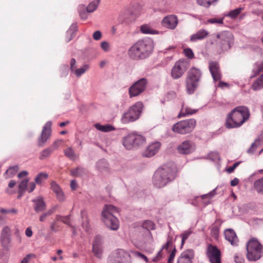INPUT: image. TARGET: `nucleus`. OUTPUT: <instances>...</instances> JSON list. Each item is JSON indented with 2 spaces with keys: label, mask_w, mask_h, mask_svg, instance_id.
<instances>
[{
  "label": "nucleus",
  "mask_w": 263,
  "mask_h": 263,
  "mask_svg": "<svg viewBox=\"0 0 263 263\" xmlns=\"http://www.w3.org/2000/svg\"><path fill=\"white\" fill-rule=\"evenodd\" d=\"M70 217H71L70 215L63 216V219H62V221L64 223L67 224L68 226L70 227V226H72L70 223Z\"/></svg>",
  "instance_id": "55"
},
{
  "label": "nucleus",
  "mask_w": 263,
  "mask_h": 263,
  "mask_svg": "<svg viewBox=\"0 0 263 263\" xmlns=\"http://www.w3.org/2000/svg\"><path fill=\"white\" fill-rule=\"evenodd\" d=\"M195 148L192 142L189 140H185L177 147V151L179 154L187 155L193 152Z\"/></svg>",
  "instance_id": "17"
},
{
  "label": "nucleus",
  "mask_w": 263,
  "mask_h": 263,
  "mask_svg": "<svg viewBox=\"0 0 263 263\" xmlns=\"http://www.w3.org/2000/svg\"><path fill=\"white\" fill-rule=\"evenodd\" d=\"M234 260L236 263H244V259L242 257L235 255L234 256Z\"/></svg>",
  "instance_id": "63"
},
{
  "label": "nucleus",
  "mask_w": 263,
  "mask_h": 263,
  "mask_svg": "<svg viewBox=\"0 0 263 263\" xmlns=\"http://www.w3.org/2000/svg\"><path fill=\"white\" fill-rule=\"evenodd\" d=\"M29 180L25 179L23 180L18 185V190L20 192H25L27 189Z\"/></svg>",
  "instance_id": "46"
},
{
  "label": "nucleus",
  "mask_w": 263,
  "mask_h": 263,
  "mask_svg": "<svg viewBox=\"0 0 263 263\" xmlns=\"http://www.w3.org/2000/svg\"><path fill=\"white\" fill-rule=\"evenodd\" d=\"M194 258V251L193 249H187L181 253L178 258L177 263H192Z\"/></svg>",
  "instance_id": "19"
},
{
  "label": "nucleus",
  "mask_w": 263,
  "mask_h": 263,
  "mask_svg": "<svg viewBox=\"0 0 263 263\" xmlns=\"http://www.w3.org/2000/svg\"><path fill=\"white\" fill-rule=\"evenodd\" d=\"M196 124V121L194 119L182 120L175 124L172 130L180 134H186L194 129Z\"/></svg>",
  "instance_id": "9"
},
{
  "label": "nucleus",
  "mask_w": 263,
  "mask_h": 263,
  "mask_svg": "<svg viewBox=\"0 0 263 263\" xmlns=\"http://www.w3.org/2000/svg\"><path fill=\"white\" fill-rule=\"evenodd\" d=\"M252 88L254 90H259L263 88V73L254 82Z\"/></svg>",
  "instance_id": "35"
},
{
  "label": "nucleus",
  "mask_w": 263,
  "mask_h": 263,
  "mask_svg": "<svg viewBox=\"0 0 263 263\" xmlns=\"http://www.w3.org/2000/svg\"><path fill=\"white\" fill-rule=\"evenodd\" d=\"M92 251L97 257H101L102 250L101 246H92Z\"/></svg>",
  "instance_id": "47"
},
{
  "label": "nucleus",
  "mask_w": 263,
  "mask_h": 263,
  "mask_svg": "<svg viewBox=\"0 0 263 263\" xmlns=\"http://www.w3.org/2000/svg\"><path fill=\"white\" fill-rule=\"evenodd\" d=\"M189 67V64L185 61L179 60L176 62L172 68L171 76L174 79H177L182 77Z\"/></svg>",
  "instance_id": "12"
},
{
  "label": "nucleus",
  "mask_w": 263,
  "mask_h": 263,
  "mask_svg": "<svg viewBox=\"0 0 263 263\" xmlns=\"http://www.w3.org/2000/svg\"><path fill=\"white\" fill-rule=\"evenodd\" d=\"M100 46L101 48L105 52H107L109 50V44L106 41L102 42Z\"/></svg>",
  "instance_id": "52"
},
{
  "label": "nucleus",
  "mask_w": 263,
  "mask_h": 263,
  "mask_svg": "<svg viewBox=\"0 0 263 263\" xmlns=\"http://www.w3.org/2000/svg\"><path fill=\"white\" fill-rule=\"evenodd\" d=\"M175 178V168L168 164L163 165L156 171L153 182L156 187L161 188L173 181Z\"/></svg>",
  "instance_id": "3"
},
{
  "label": "nucleus",
  "mask_w": 263,
  "mask_h": 263,
  "mask_svg": "<svg viewBox=\"0 0 263 263\" xmlns=\"http://www.w3.org/2000/svg\"><path fill=\"white\" fill-rule=\"evenodd\" d=\"M118 213V209L112 205H105L102 212V220L107 227L116 231L119 228V220L115 216Z\"/></svg>",
  "instance_id": "4"
},
{
  "label": "nucleus",
  "mask_w": 263,
  "mask_h": 263,
  "mask_svg": "<svg viewBox=\"0 0 263 263\" xmlns=\"http://www.w3.org/2000/svg\"><path fill=\"white\" fill-rule=\"evenodd\" d=\"M32 202L34 203L33 209L36 213H40L44 211L46 209V204L43 197L38 196L33 199Z\"/></svg>",
  "instance_id": "22"
},
{
  "label": "nucleus",
  "mask_w": 263,
  "mask_h": 263,
  "mask_svg": "<svg viewBox=\"0 0 263 263\" xmlns=\"http://www.w3.org/2000/svg\"><path fill=\"white\" fill-rule=\"evenodd\" d=\"M99 3L96 0H95L89 4L88 6L86 8L87 12L88 13H91L93 12L97 8Z\"/></svg>",
  "instance_id": "40"
},
{
  "label": "nucleus",
  "mask_w": 263,
  "mask_h": 263,
  "mask_svg": "<svg viewBox=\"0 0 263 263\" xmlns=\"http://www.w3.org/2000/svg\"><path fill=\"white\" fill-rule=\"evenodd\" d=\"M243 8L239 7L236 8L234 10H231L227 15L226 16L228 17H229L230 18L232 19L235 18L241 12Z\"/></svg>",
  "instance_id": "37"
},
{
  "label": "nucleus",
  "mask_w": 263,
  "mask_h": 263,
  "mask_svg": "<svg viewBox=\"0 0 263 263\" xmlns=\"http://www.w3.org/2000/svg\"><path fill=\"white\" fill-rule=\"evenodd\" d=\"M250 117V112L248 107L239 106L234 108L229 112L225 123L228 129L240 127Z\"/></svg>",
  "instance_id": "2"
},
{
  "label": "nucleus",
  "mask_w": 263,
  "mask_h": 263,
  "mask_svg": "<svg viewBox=\"0 0 263 263\" xmlns=\"http://www.w3.org/2000/svg\"><path fill=\"white\" fill-rule=\"evenodd\" d=\"M64 154L67 157L71 160H73L76 159V153L71 147H68L65 149Z\"/></svg>",
  "instance_id": "39"
},
{
  "label": "nucleus",
  "mask_w": 263,
  "mask_h": 263,
  "mask_svg": "<svg viewBox=\"0 0 263 263\" xmlns=\"http://www.w3.org/2000/svg\"><path fill=\"white\" fill-rule=\"evenodd\" d=\"M162 251L160 250L158 253L157 254L155 257H154L152 259V261L154 262H157L158 260H160V259L162 257V254H161Z\"/></svg>",
  "instance_id": "59"
},
{
  "label": "nucleus",
  "mask_w": 263,
  "mask_h": 263,
  "mask_svg": "<svg viewBox=\"0 0 263 263\" xmlns=\"http://www.w3.org/2000/svg\"><path fill=\"white\" fill-rule=\"evenodd\" d=\"M53 152V149L52 147H49L43 149L40 153L39 159L41 160L46 159L50 156Z\"/></svg>",
  "instance_id": "32"
},
{
  "label": "nucleus",
  "mask_w": 263,
  "mask_h": 263,
  "mask_svg": "<svg viewBox=\"0 0 263 263\" xmlns=\"http://www.w3.org/2000/svg\"><path fill=\"white\" fill-rule=\"evenodd\" d=\"M209 35V32L205 29H200L196 33L191 35L190 41L192 42H195L198 40H201L205 39Z\"/></svg>",
  "instance_id": "25"
},
{
  "label": "nucleus",
  "mask_w": 263,
  "mask_h": 263,
  "mask_svg": "<svg viewBox=\"0 0 263 263\" xmlns=\"http://www.w3.org/2000/svg\"><path fill=\"white\" fill-rule=\"evenodd\" d=\"M51 188L56 194L58 199L60 201H63L65 199L64 195L59 185L54 181L51 183Z\"/></svg>",
  "instance_id": "24"
},
{
  "label": "nucleus",
  "mask_w": 263,
  "mask_h": 263,
  "mask_svg": "<svg viewBox=\"0 0 263 263\" xmlns=\"http://www.w3.org/2000/svg\"><path fill=\"white\" fill-rule=\"evenodd\" d=\"M70 187L72 190L74 191L78 187V184L74 180H72L70 182Z\"/></svg>",
  "instance_id": "62"
},
{
  "label": "nucleus",
  "mask_w": 263,
  "mask_h": 263,
  "mask_svg": "<svg viewBox=\"0 0 263 263\" xmlns=\"http://www.w3.org/2000/svg\"><path fill=\"white\" fill-rule=\"evenodd\" d=\"M140 31L144 34H158V31L153 30L147 24H144L140 27Z\"/></svg>",
  "instance_id": "33"
},
{
  "label": "nucleus",
  "mask_w": 263,
  "mask_h": 263,
  "mask_svg": "<svg viewBox=\"0 0 263 263\" xmlns=\"http://www.w3.org/2000/svg\"><path fill=\"white\" fill-rule=\"evenodd\" d=\"M146 140L144 137L135 133L129 134L124 137L123 144L127 149L137 148L145 144Z\"/></svg>",
  "instance_id": "8"
},
{
  "label": "nucleus",
  "mask_w": 263,
  "mask_h": 263,
  "mask_svg": "<svg viewBox=\"0 0 263 263\" xmlns=\"http://www.w3.org/2000/svg\"><path fill=\"white\" fill-rule=\"evenodd\" d=\"M89 68V66L88 65H84L83 67L76 69L74 73L77 77H81L83 73H84Z\"/></svg>",
  "instance_id": "41"
},
{
  "label": "nucleus",
  "mask_w": 263,
  "mask_h": 263,
  "mask_svg": "<svg viewBox=\"0 0 263 263\" xmlns=\"http://www.w3.org/2000/svg\"><path fill=\"white\" fill-rule=\"evenodd\" d=\"M197 110V109H192L189 107L185 106L184 105H182L180 112L178 115V117H184L186 116L192 115L195 114Z\"/></svg>",
  "instance_id": "27"
},
{
  "label": "nucleus",
  "mask_w": 263,
  "mask_h": 263,
  "mask_svg": "<svg viewBox=\"0 0 263 263\" xmlns=\"http://www.w3.org/2000/svg\"><path fill=\"white\" fill-rule=\"evenodd\" d=\"M35 188V184L33 182H31L29 183V186L28 189L29 193L32 192Z\"/></svg>",
  "instance_id": "64"
},
{
  "label": "nucleus",
  "mask_w": 263,
  "mask_h": 263,
  "mask_svg": "<svg viewBox=\"0 0 263 263\" xmlns=\"http://www.w3.org/2000/svg\"><path fill=\"white\" fill-rule=\"evenodd\" d=\"M81 216L83 220L82 223V226L86 231H87L89 227L88 216L85 210H82L81 212Z\"/></svg>",
  "instance_id": "36"
},
{
  "label": "nucleus",
  "mask_w": 263,
  "mask_h": 263,
  "mask_svg": "<svg viewBox=\"0 0 263 263\" xmlns=\"http://www.w3.org/2000/svg\"><path fill=\"white\" fill-rule=\"evenodd\" d=\"M154 48V42L149 38L139 40L134 44L128 50L129 57L134 60H142L148 58L152 53Z\"/></svg>",
  "instance_id": "1"
},
{
  "label": "nucleus",
  "mask_w": 263,
  "mask_h": 263,
  "mask_svg": "<svg viewBox=\"0 0 263 263\" xmlns=\"http://www.w3.org/2000/svg\"><path fill=\"white\" fill-rule=\"evenodd\" d=\"M187 74L186 79V89L187 93L191 95L198 87L202 73L199 69L193 67L188 71Z\"/></svg>",
  "instance_id": "6"
},
{
  "label": "nucleus",
  "mask_w": 263,
  "mask_h": 263,
  "mask_svg": "<svg viewBox=\"0 0 263 263\" xmlns=\"http://www.w3.org/2000/svg\"><path fill=\"white\" fill-rule=\"evenodd\" d=\"M134 254L136 256L144 259L146 262H148V259L147 257L144 254H142L141 253L139 252H135Z\"/></svg>",
  "instance_id": "56"
},
{
  "label": "nucleus",
  "mask_w": 263,
  "mask_h": 263,
  "mask_svg": "<svg viewBox=\"0 0 263 263\" xmlns=\"http://www.w3.org/2000/svg\"><path fill=\"white\" fill-rule=\"evenodd\" d=\"M239 162L234 163L232 166H230L227 168V172L228 173H232L236 168V167L239 165Z\"/></svg>",
  "instance_id": "57"
},
{
  "label": "nucleus",
  "mask_w": 263,
  "mask_h": 263,
  "mask_svg": "<svg viewBox=\"0 0 263 263\" xmlns=\"http://www.w3.org/2000/svg\"><path fill=\"white\" fill-rule=\"evenodd\" d=\"M207 23L210 24H222L223 23V18H209L207 20Z\"/></svg>",
  "instance_id": "48"
},
{
  "label": "nucleus",
  "mask_w": 263,
  "mask_h": 263,
  "mask_svg": "<svg viewBox=\"0 0 263 263\" xmlns=\"http://www.w3.org/2000/svg\"><path fill=\"white\" fill-rule=\"evenodd\" d=\"M206 254L211 263H221V252L216 246L209 244Z\"/></svg>",
  "instance_id": "13"
},
{
  "label": "nucleus",
  "mask_w": 263,
  "mask_h": 263,
  "mask_svg": "<svg viewBox=\"0 0 263 263\" xmlns=\"http://www.w3.org/2000/svg\"><path fill=\"white\" fill-rule=\"evenodd\" d=\"M102 243V238L100 236H97L94 239L92 246H101Z\"/></svg>",
  "instance_id": "51"
},
{
  "label": "nucleus",
  "mask_w": 263,
  "mask_h": 263,
  "mask_svg": "<svg viewBox=\"0 0 263 263\" xmlns=\"http://www.w3.org/2000/svg\"><path fill=\"white\" fill-rule=\"evenodd\" d=\"M161 143L155 142L149 144L143 153V156L145 157H151L154 156L159 150Z\"/></svg>",
  "instance_id": "20"
},
{
  "label": "nucleus",
  "mask_w": 263,
  "mask_h": 263,
  "mask_svg": "<svg viewBox=\"0 0 263 263\" xmlns=\"http://www.w3.org/2000/svg\"><path fill=\"white\" fill-rule=\"evenodd\" d=\"M143 107L142 102H136L129 108L127 112L124 114L122 117V122L123 123H127L137 120L142 112Z\"/></svg>",
  "instance_id": "7"
},
{
  "label": "nucleus",
  "mask_w": 263,
  "mask_h": 263,
  "mask_svg": "<svg viewBox=\"0 0 263 263\" xmlns=\"http://www.w3.org/2000/svg\"><path fill=\"white\" fill-rule=\"evenodd\" d=\"M31 256H34V255L31 254H28L22 259L21 263H28Z\"/></svg>",
  "instance_id": "60"
},
{
  "label": "nucleus",
  "mask_w": 263,
  "mask_h": 263,
  "mask_svg": "<svg viewBox=\"0 0 263 263\" xmlns=\"http://www.w3.org/2000/svg\"><path fill=\"white\" fill-rule=\"evenodd\" d=\"M263 71V62L260 63H256L254 65L253 72L254 73V76H257L261 72Z\"/></svg>",
  "instance_id": "42"
},
{
  "label": "nucleus",
  "mask_w": 263,
  "mask_h": 263,
  "mask_svg": "<svg viewBox=\"0 0 263 263\" xmlns=\"http://www.w3.org/2000/svg\"><path fill=\"white\" fill-rule=\"evenodd\" d=\"M217 1V0H197V3L198 5L208 8Z\"/></svg>",
  "instance_id": "38"
},
{
  "label": "nucleus",
  "mask_w": 263,
  "mask_h": 263,
  "mask_svg": "<svg viewBox=\"0 0 263 263\" xmlns=\"http://www.w3.org/2000/svg\"><path fill=\"white\" fill-rule=\"evenodd\" d=\"M95 127L98 130L103 132H109L115 130V127L109 124L101 125L99 123H97L95 125Z\"/></svg>",
  "instance_id": "31"
},
{
  "label": "nucleus",
  "mask_w": 263,
  "mask_h": 263,
  "mask_svg": "<svg viewBox=\"0 0 263 263\" xmlns=\"http://www.w3.org/2000/svg\"><path fill=\"white\" fill-rule=\"evenodd\" d=\"M192 232V231L187 230L186 231L184 232L181 234V236L182 237V240H181V246H180L181 248H182L183 247L185 240L188 239L189 236L191 234Z\"/></svg>",
  "instance_id": "45"
},
{
  "label": "nucleus",
  "mask_w": 263,
  "mask_h": 263,
  "mask_svg": "<svg viewBox=\"0 0 263 263\" xmlns=\"http://www.w3.org/2000/svg\"><path fill=\"white\" fill-rule=\"evenodd\" d=\"M209 67L214 81H217L220 80L221 78V74L218 63L216 62H210L209 63Z\"/></svg>",
  "instance_id": "21"
},
{
  "label": "nucleus",
  "mask_w": 263,
  "mask_h": 263,
  "mask_svg": "<svg viewBox=\"0 0 263 263\" xmlns=\"http://www.w3.org/2000/svg\"><path fill=\"white\" fill-rule=\"evenodd\" d=\"M96 167L100 172H108L109 171V164L105 159L98 160L96 163Z\"/></svg>",
  "instance_id": "26"
},
{
  "label": "nucleus",
  "mask_w": 263,
  "mask_h": 263,
  "mask_svg": "<svg viewBox=\"0 0 263 263\" xmlns=\"http://www.w3.org/2000/svg\"><path fill=\"white\" fill-rule=\"evenodd\" d=\"M51 121H48L44 126L41 135L37 139V145L39 147H43L45 145L47 141L49 139L51 133Z\"/></svg>",
  "instance_id": "16"
},
{
  "label": "nucleus",
  "mask_w": 263,
  "mask_h": 263,
  "mask_svg": "<svg viewBox=\"0 0 263 263\" xmlns=\"http://www.w3.org/2000/svg\"><path fill=\"white\" fill-rule=\"evenodd\" d=\"M216 37L219 40L218 43L222 50L230 49L234 43V36L230 31H221L216 35Z\"/></svg>",
  "instance_id": "10"
},
{
  "label": "nucleus",
  "mask_w": 263,
  "mask_h": 263,
  "mask_svg": "<svg viewBox=\"0 0 263 263\" xmlns=\"http://www.w3.org/2000/svg\"><path fill=\"white\" fill-rule=\"evenodd\" d=\"M77 30L76 24H72L66 32V42H69L74 36Z\"/></svg>",
  "instance_id": "28"
},
{
  "label": "nucleus",
  "mask_w": 263,
  "mask_h": 263,
  "mask_svg": "<svg viewBox=\"0 0 263 263\" xmlns=\"http://www.w3.org/2000/svg\"><path fill=\"white\" fill-rule=\"evenodd\" d=\"M102 34L100 31L98 30L93 33L92 37L95 40L98 41L102 37Z\"/></svg>",
  "instance_id": "54"
},
{
  "label": "nucleus",
  "mask_w": 263,
  "mask_h": 263,
  "mask_svg": "<svg viewBox=\"0 0 263 263\" xmlns=\"http://www.w3.org/2000/svg\"><path fill=\"white\" fill-rule=\"evenodd\" d=\"M70 174L73 177H82L86 174V171L85 168L82 167H78L70 171Z\"/></svg>",
  "instance_id": "30"
},
{
  "label": "nucleus",
  "mask_w": 263,
  "mask_h": 263,
  "mask_svg": "<svg viewBox=\"0 0 263 263\" xmlns=\"http://www.w3.org/2000/svg\"><path fill=\"white\" fill-rule=\"evenodd\" d=\"M0 212L3 214H6V213L16 214L17 211L16 209H14L6 210V209H5L3 208H1L0 209Z\"/></svg>",
  "instance_id": "53"
},
{
  "label": "nucleus",
  "mask_w": 263,
  "mask_h": 263,
  "mask_svg": "<svg viewBox=\"0 0 263 263\" xmlns=\"http://www.w3.org/2000/svg\"><path fill=\"white\" fill-rule=\"evenodd\" d=\"M142 227L149 231L155 229V224L151 220H145L142 223Z\"/></svg>",
  "instance_id": "43"
},
{
  "label": "nucleus",
  "mask_w": 263,
  "mask_h": 263,
  "mask_svg": "<svg viewBox=\"0 0 263 263\" xmlns=\"http://www.w3.org/2000/svg\"><path fill=\"white\" fill-rule=\"evenodd\" d=\"M76 69V61L74 59L72 58V59H71V61H70V69H71V71L74 72Z\"/></svg>",
  "instance_id": "58"
},
{
  "label": "nucleus",
  "mask_w": 263,
  "mask_h": 263,
  "mask_svg": "<svg viewBox=\"0 0 263 263\" xmlns=\"http://www.w3.org/2000/svg\"><path fill=\"white\" fill-rule=\"evenodd\" d=\"M254 188L258 193L263 194V177L254 182Z\"/></svg>",
  "instance_id": "34"
},
{
  "label": "nucleus",
  "mask_w": 263,
  "mask_h": 263,
  "mask_svg": "<svg viewBox=\"0 0 263 263\" xmlns=\"http://www.w3.org/2000/svg\"><path fill=\"white\" fill-rule=\"evenodd\" d=\"M176 97V93L173 91H169L166 94V97L167 98V99H173Z\"/></svg>",
  "instance_id": "61"
},
{
  "label": "nucleus",
  "mask_w": 263,
  "mask_h": 263,
  "mask_svg": "<svg viewBox=\"0 0 263 263\" xmlns=\"http://www.w3.org/2000/svg\"><path fill=\"white\" fill-rule=\"evenodd\" d=\"M18 170V166L16 165L10 167L6 171V173L9 174L11 176L14 175Z\"/></svg>",
  "instance_id": "49"
},
{
  "label": "nucleus",
  "mask_w": 263,
  "mask_h": 263,
  "mask_svg": "<svg viewBox=\"0 0 263 263\" xmlns=\"http://www.w3.org/2000/svg\"><path fill=\"white\" fill-rule=\"evenodd\" d=\"M11 231L10 228L6 226H5L1 233L0 240L2 247L6 250H9L11 247Z\"/></svg>",
  "instance_id": "15"
},
{
  "label": "nucleus",
  "mask_w": 263,
  "mask_h": 263,
  "mask_svg": "<svg viewBox=\"0 0 263 263\" xmlns=\"http://www.w3.org/2000/svg\"><path fill=\"white\" fill-rule=\"evenodd\" d=\"M147 80L145 78H141L135 82L128 89L130 98H133L140 95L146 88Z\"/></svg>",
  "instance_id": "11"
},
{
  "label": "nucleus",
  "mask_w": 263,
  "mask_h": 263,
  "mask_svg": "<svg viewBox=\"0 0 263 263\" xmlns=\"http://www.w3.org/2000/svg\"><path fill=\"white\" fill-rule=\"evenodd\" d=\"M48 175L45 173H40L35 178V182L37 184H41L44 180L47 178Z\"/></svg>",
  "instance_id": "44"
},
{
  "label": "nucleus",
  "mask_w": 263,
  "mask_h": 263,
  "mask_svg": "<svg viewBox=\"0 0 263 263\" xmlns=\"http://www.w3.org/2000/svg\"><path fill=\"white\" fill-rule=\"evenodd\" d=\"M262 141L259 137H258L247 150V153L251 155L254 154L256 149L261 145Z\"/></svg>",
  "instance_id": "29"
},
{
  "label": "nucleus",
  "mask_w": 263,
  "mask_h": 263,
  "mask_svg": "<svg viewBox=\"0 0 263 263\" xmlns=\"http://www.w3.org/2000/svg\"><path fill=\"white\" fill-rule=\"evenodd\" d=\"M183 51L185 56L189 59H192L194 58V54L191 49L189 48H185L184 49Z\"/></svg>",
  "instance_id": "50"
},
{
  "label": "nucleus",
  "mask_w": 263,
  "mask_h": 263,
  "mask_svg": "<svg viewBox=\"0 0 263 263\" xmlns=\"http://www.w3.org/2000/svg\"><path fill=\"white\" fill-rule=\"evenodd\" d=\"M224 236L226 240L233 246H237L238 239L235 231L232 229H228L224 231Z\"/></svg>",
  "instance_id": "23"
},
{
  "label": "nucleus",
  "mask_w": 263,
  "mask_h": 263,
  "mask_svg": "<svg viewBox=\"0 0 263 263\" xmlns=\"http://www.w3.org/2000/svg\"><path fill=\"white\" fill-rule=\"evenodd\" d=\"M161 23L163 26L173 30L177 26L178 21L177 16L175 15H169L163 18Z\"/></svg>",
  "instance_id": "18"
},
{
  "label": "nucleus",
  "mask_w": 263,
  "mask_h": 263,
  "mask_svg": "<svg viewBox=\"0 0 263 263\" xmlns=\"http://www.w3.org/2000/svg\"><path fill=\"white\" fill-rule=\"evenodd\" d=\"M246 257L249 261H256L263 256V246L255 238L249 240L246 245Z\"/></svg>",
  "instance_id": "5"
},
{
  "label": "nucleus",
  "mask_w": 263,
  "mask_h": 263,
  "mask_svg": "<svg viewBox=\"0 0 263 263\" xmlns=\"http://www.w3.org/2000/svg\"><path fill=\"white\" fill-rule=\"evenodd\" d=\"M130 255L123 249L116 250L112 258L110 259L109 263H129Z\"/></svg>",
  "instance_id": "14"
}]
</instances>
